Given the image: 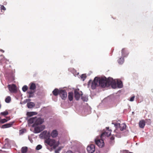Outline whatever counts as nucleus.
<instances>
[{"mask_svg": "<svg viewBox=\"0 0 153 153\" xmlns=\"http://www.w3.org/2000/svg\"><path fill=\"white\" fill-rule=\"evenodd\" d=\"M53 94L55 96H57L58 94H59L60 93V90H59L58 89H55L52 92Z\"/></svg>", "mask_w": 153, "mask_h": 153, "instance_id": "obj_17", "label": "nucleus"}, {"mask_svg": "<svg viewBox=\"0 0 153 153\" xmlns=\"http://www.w3.org/2000/svg\"><path fill=\"white\" fill-rule=\"evenodd\" d=\"M66 153H73V152L69 150Z\"/></svg>", "mask_w": 153, "mask_h": 153, "instance_id": "obj_42", "label": "nucleus"}, {"mask_svg": "<svg viewBox=\"0 0 153 153\" xmlns=\"http://www.w3.org/2000/svg\"><path fill=\"white\" fill-rule=\"evenodd\" d=\"M87 151L89 153H93L95 151V146L94 145L91 144L87 146Z\"/></svg>", "mask_w": 153, "mask_h": 153, "instance_id": "obj_9", "label": "nucleus"}, {"mask_svg": "<svg viewBox=\"0 0 153 153\" xmlns=\"http://www.w3.org/2000/svg\"><path fill=\"white\" fill-rule=\"evenodd\" d=\"M111 85L113 88H117V83L115 80L111 77H109L108 79V86Z\"/></svg>", "mask_w": 153, "mask_h": 153, "instance_id": "obj_5", "label": "nucleus"}, {"mask_svg": "<svg viewBox=\"0 0 153 153\" xmlns=\"http://www.w3.org/2000/svg\"><path fill=\"white\" fill-rule=\"evenodd\" d=\"M59 95L63 100H65L67 96V93L65 90H60Z\"/></svg>", "mask_w": 153, "mask_h": 153, "instance_id": "obj_10", "label": "nucleus"}, {"mask_svg": "<svg viewBox=\"0 0 153 153\" xmlns=\"http://www.w3.org/2000/svg\"><path fill=\"white\" fill-rule=\"evenodd\" d=\"M58 135L57 131L56 130H53L51 132V136L53 138L56 137Z\"/></svg>", "mask_w": 153, "mask_h": 153, "instance_id": "obj_13", "label": "nucleus"}, {"mask_svg": "<svg viewBox=\"0 0 153 153\" xmlns=\"http://www.w3.org/2000/svg\"><path fill=\"white\" fill-rule=\"evenodd\" d=\"M86 76L84 74H82L81 76V78L83 80V81L86 78Z\"/></svg>", "mask_w": 153, "mask_h": 153, "instance_id": "obj_34", "label": "nucleus"}, {"mask_svg": "<svg viewBox=\"0 0 153 153\" xmlns=\"http://www.w3.org/2000/svg\"><path fill=\"white\" fill-rule=\"evenodd\" d=\"M34 96V93H33L32 94H29V95L28 96V98H31L33 97Z\"/></svg>", "mask_w": 153, "mask_h": 153, "instance_id": "obj_38", "label": "nucleus"}, {"mask_svg": "<svg viewBox=\"0 0 153 153\" xmlns=\"http://www.w3.org/2000/svg\"><path fill=\"white\" fill-rule=\"evenodd\" d=\"M1 118L0 117V119Z\"/></svg>", "mask_w": 153, "mask_h": 153, "instance_id": "obj_54", "label": "nucleus"}, {"mask_svg": "<svg viewBox=\"0 0 153 153\" xmlns=\"http://www.w3.org/2000/svg\"><path fill=\"white\" fill-rule=\"evenodd\" d=\"M124 61V59L123 57L120 58L118 60V62L120 64H122L123 63Z\"/></svg>", "mask_w": 153, "mask_h": 153, "instance_id": "obj_25", "label": "nucleus"}, {"mask_svg": "<svg viewBox=\"0 0 153 153\" xmlns=\"http://www.w3.org/2000/svg\"><path fill=\"white\" fill-rule=\"evenodd\" d=\"M134 97H135L134 96L131 97L130 99V101L131 102L133 101L134 100Z\"/></svg>", "mask_w": 153, "mask_h": 153, "instance_id": "obj_39", "label": "nucleus"}, {"mask_svg": "<svg viewBox=\"0 0 153 153\" xmlns=\"http://www.w3.org/2000/svg\"><path fill=\"white\" fill-rule=\"evenodd\" d=\"M82 100L85 102H87L88 100V96H84L82 97Z\"/></svg>", "mask_w": 153, "mask_h": 153, "instance_id": "obj_28", "label": "nucleus"}, {"mask_svg": "<svg viewBox=\"0 0 153 153\" xmlns=\"http://www.w3.org/2000/svg\"><path fill=\"white\" fill-rule=\"evenodd\" d=\"M148 120L149 121V123L150 124L151 123V122H150V120L149 119Z\"/></svg>", "mask_w": 153, "mask_h": 153, "instance_id": "obj_49", "label": "nucleus"}, {"mask_svg": "<svg viewBox=\"0 0 153 153\" xmlns=\"http://www.w3.org/2000/svg\"><path fill=\"white\" fill-rule=\"evenodd\" d=\"M44 142L50 146H52L53 149H55L59 145V141H56L55 140L50 139V138L45 140Z\"/></svg>", "mask_w": 153, "mask_h": 153, "instance_id": "obj_1", "label": "nucleus"}, {"mask_svg": "<svg viewBox=\"0 0 153 153\" xmlns=\"http://www.w3.org/2000/svg\"><path fill=\"white\" fill-rule=\"evenodd\" d=\"M35 121V117L29 119L28 120V123L29 124H32L33 123H34Z\"/></svg>", "mask_w": 153, "mask_h": 153, "instance_id": "obj_18", "label": "nucleus"}, {"mask_svg": "<svg viewBox=\"0 0 153 153\" xmlns=\"http://www.w3.org/2000/svg\"><path fill=\"white\" fill-rule=\"evenodd\" d=\"M36 85L34 83H32L30 85V89L34 91L36 89Z\"/></svg>", "mask_w": 153, "mask_h": 153, "instance_id": "obj_22", "label": "nucleus"}, {"mask_svg": "<svg viewBox=\"0 0 153 153\" xmlns=\"http://www.w3.org/2000/svg\"><path fill=\"white\" fill-rule=\"evenodd\" d=\"M9 91L11 93H15L17 92V89L16 85L14 84L8 85Z\"/></svg>", "mask_w": 153, "mask_h": 153, "instance_id": "obj_8", "label": "nucleus"}, {"mask_svg": "<svg viewBox=\"0 0 153 153\" xmlns=\"http://www.w3.org/2000/svg\"><path fill=\"white\" fill-rule=\"evenodd\" d=\"M74 97L76 100H78L80 97V94L76 91H74Z\"/></svg>", "mask_w": 153, "mask_h": 153, "instance_id": "obj_14", "label": "nucleus"}, {"mask_svg": "<svg viewBox=\"0 0 153 153\" xmlns=\"http://www.w3.org/2000/svg\"><path fill=\"white\" fill-rule=\"evenodd\" d=\"M122 56L124 58L127 56L129 53V52L128 50L125 48H123L121 51Z\"/></svg>", "mask_w": 153, "mask_h": 153, "instance_id": "obj_12", "label": "nucleus"}, {"mask_svg": "<svg viewBox=\"0 0 153 153\" xmlns=\"http://www.w3.org/2000/svg\"><path fill=\"white\" fill-rule=\"evenodd\" d=\"M122 153H128V151L125 150Z\"/></svg>", "mask_w": 153, "mask_h": 153, "instance_id": "obj_41", "label": "nucleus"}, {"mask_svg": "<svg viewBox=\"0 0 153 153\" xmlns=\"http://www.w3.org/2000/svg\"><path fill=\"white\" fill-rule=\"evenodd\" d=\"M42 148V146L41 145H38L36 148V150H39L41 149Z\"/></svg>", "mask_w": 153, "mask_h": 153, "instance_id": "obj_32", "label": "nucleus"}, {"mask_svg": "<svg viewBox=\"0 0 153 153\" xmlns=\"http://www.w3.org/2000/svg\"><path fill=\"white\" fill-rule=\"evenodd\" d=\"M134 113V112H132V114H133Z\"/></svg>", "mask_w": 153, "mask_h": 153, "instance_id": "obj_52", "label": "nucleus"}, {"mask_svg": "<svg viewBox=\"0 0 153 153\" xmlns=\"http://www.w3.org/2000/svg\"><path fill=\"white\" fill-rule=\"evenodd\" d=\"M111 133H110L109 134H108V133L106 132H103L102 133L101 135V137L102 138L104 136H107V137L109 136L110 134Z\"/></svg>", "mask_w": 153, "mask_h": 153, "instance_id": "obj_26", "label": "nucleus"}, {"mask_svg": "<svg viewBox=\"0 0 153 153\" xmlns=\"http://www.w3.org/2000/svg\"><path fill=\"white\" fill-rule=\"evenodd\" d=\"M25 103H26L27 102H28L29 100H30V99H26L25 100Z\"/></svg>", "mask_w": 153, "mask_h": 153, "instance_id": "obj_45", "label": "nucleus"}, {"mask_svg": "<svg viewBox=\"0 0 153 153\" xmlns=\"http://www.w3.org/2000/svg\"><path fill=\"white\" fill-rule=\"evenodd\" d=\"M98 82L99 86L102 88L108 86V79H107L105 77L98 78Z\"/></svg>", "mask_w": 153, "mask_h": 153, "instance_id": "obj_4", "label": "nucleus"}, {"mask_svg": "<svg viewBox=\"0 0 153 153\" xmlns=\"http://www.w3.org/2000/svg\"><path fill=\"white\" fill-rule=\"evenodd\" d=\"M7 121V120L5 119H3L1 120L0 121V122L2 123H4L5 122H6Z\"/></svg>", "mask_w": 153, "mask_h": 153, "instance_id": "obj_36", "label": "nucleus"}, {"mask_svg": "<svg viewBox=\"0 0 153 153\" xmlns=\"http://www.w3.org/2000/svg\"><path fill=\"white\" fill-rule=\"evenodd\" d=\"M35 91L34 90H28L27 91V93L28 94H32L34 93Z\"/></svg>", "mask_w": 153, "mask_h": 153, "instance_id": "obj_35", "label": "nucleus"}, {"mask_svg": "<svg viewBox=\"0 0 153 153\" xmlns=\"http://www.w3.org/2000/svg\"><path fill=\"white\" fill-rule=\"evenodd\" d=\"M112 124L114 125V126L116 128H117L119 127H120V123H112Z\"/></svg>", "mask_w": 153, "mask_h": 153, "instance_id": "obj_27", "label": "nucleus"}, {"mask_svg": "<svg viewBox=\"0 0 153 153\" xmlns=\"http://www.w3.org/2000/svg\"><path fill=\"white\" fill-rule=\"evenodd\" d=\"M24 103H25V100L24 101Z\"/></svg>", "mask_w": 153, "mask_h": 153, "instance_id": "obj_50", "label": "nucleus"}, {"mask_svg": "<svg viewBox=\"0 0 153 153\" xmlns=\"http://www.w3.org/2000/svg\"><path fill=\"white\" fill-rule=\"evenodd\" d=\"M28 89V87L26 85H24L22 88V90L23 91L25 92Z\"/></svg>", "mask_w": 153, "mask_h": 153, "instance_id": "obj_31", "label": "nucleus"}, {"mask_svg": "<svg viewBox=\"0 0 153 153\" xmlns=\"http://www.w3.org/2000/svg\"><path fill=\"white\" fill-rule=\"evenodd\" d=\"M73 92H69L68 93V98L69 100L71 101L73 99Z\"/></svg>", "mask_w": 153, "mask_h": 153, "instance_id": "obj_21", "label": "nucleus"}, {"mask_svg": "<svg viewBox=\"0 0 153 153\" xmlns=\"http://www.w3.org/2000/svg\"><path fill=\"white\" fill-rule=\"evenodd\" d=\"M0 114L1 115L5 116L8 115V113L7 111H5L3 112H1Z\"/></svg>", "mask_w": 153, "mask_h": 153, "instance_id": "obj_33", "label": "nucleus"}, {"mask_svg": "<svg viewBox=\"0 0 153 153\" xmlns=\"http://www.w3.org/2000/svg\"><path fill=\"white\" fill-rule=\"evenodd\" d=\"M59 150H56L55 151V153H59Z\"/></svg>", "mask_w": 153, "mask_h": 153, "instance_id": "obj_43", "label": "nucleus"}, {"mask_svg": "<svg viewBox=\"0 0 153 153\" xmlns=\"http://www.w3.org/2000/svg\"><path fill=\"white\" fill-rule=\"evenodd\" d=\"M12 125V123H7L2 125L1 128H9L11 127Z\"/></svg>", "mask_w": 153, "mask_h": 153, "instance_id": "obj_20", "label": "nucleus"}, {"mask_svg": "<svg viewBox=\"0 0 153 153\" xmlns=\"http://www.w3.org/2000/svg\"><path fill=\"white\" fill-rule=\"evenodd\" d=\"M1 10H5L6 9L3 5H1Z\"/></svg>", "mask_w": 153, "mask_h": 153, "instance_id": "obj_37", "label": "nucleus"}, {"mask_svg": "<svg viewBox=\"0 0 153 153\" xmlns=\"http://www.w3.org/2000/svg\"><path fill=\"white\" fill-rule=\"evenodd\" d=\"M97 153H100V151H97Z\"/></svg>", "mask_w": 153, "mask_h": 153, "instance_id": "obj_47", "label": "nucleus"}, {"mask_svg": "<svg viewBox=\"0 0 153 153\" xmlns=\"http://www.w3.org/2000/svg\"><path fill=\"white\" fill-rule=\"evenodd\" d=\"M32 127L33 128V131L35 134H37L40 132L45 128V126L44 125L39 126L32 125Z\"/></svg>", "mask_w": 153, "mask_h": 153, "instance_id": "obj_3", "label": "nucleus"}, {"mask_svg": "<svg viewBox=\"0 0 153 153\" xmlns=\"http://www.w3.org/2000/svg\"><path fill=\"white\" fill-rule=\"evenodd\" d=\"M44 119L40 117H35V121L33 125H39L42 124L44 122Z\"/></svg>", "mask_w": 153, "mask_h": 153, "instance_id": "obj_7", "label": "nucleus"}, {"mask_svg": "<svg viewBox=\"0 0 153 153\" xmlns=\"http://www.w3.org/2000/svg\"><path fill=\"white\" fill-rule=\"evenodd\" d=\"M88 87L91 86L92 89H95L96 87L99 86L98 77H96L93 81L91 80H89L88 82Z\"/></svg>", "mask_w": 153, "mask_h": 153, "instance_id": "obj_2", "label": "nucleus"}, {"mask_svg": "<svg viewBox=\"0 0 153 153\" xmlns=\"http://www.w3.org/2000/svg\"><path fill=\"white\" fill-rule=\"evenodd\" d=\"M96 144L100 147H102L104 145V143L103 140H95Z\"/></svg>", "mask_w": 153, "mask_h": 153, "instance_id": "obj_11", "label": "nucleus"}, {"mask_svg": "<svg viewBox=\"0 0 153 153\" xmlns=\"http://www.w3.org/2000/svg\"><path fill=\"white\" fill-rule=\"evenodd\" d=\"M35 105V104L32 102H29L27 103V106L29 108H31L34 107Z\"/></svg>", "mask_w": 153, "mask_h": 153, "instance_id": "obj_16", "label": "nucleus"}, {"mask_svg": "<svg viewBox=\"0 0 153 153\" xmlns=\"http://www.w3.org/2000/svg\"><path fill=\"white\" fill-rule=\"evenodd\" d=\"M118 137H120V135H119L118 136H117Z\"/></svg>", "mask_w": 153, "mask_h": 153, "instance_id": "obj_48", "label": "nucleus"}, {"mask_svg": "<svg viewBox=\"0 0 153 153\" xmlns=\"http://www.w3.org/2000/svg\"><path fill=\"white\" fill-rule=\"evenodd\" d=\"M41 139H44L45 140L49 139L50 137V133L45 130L41 132L39 135Z\"/></svg>", "mask_w": 153, "mask_h": 153, "instance_id": "obj_6", "label": "nucleus"}, {"mask_svg": "<svg viewBox=\"0 0 153 153\" xmlns=\"http://www.w3.org/2000/svg\"><path fill=\"white\" fill-rule=\"evenodd\" d=\"M116 82L118 88H122L123 87V84L121 81L117 79V80Z\"/></svg>", "mask_w": 153, "mask_h": 153, "instance_id": "obj_15", "label": "nucleus"}, {"mask_svg": "<svg viewBox=\"0 0 153 153\" xmlns=\"http://www.w3.org/2000/svg\"><path fill=\"white\" fill-rule=\"evenodd\" d=\"M126 127V125L125 123H123L120 124V130L123 131L125 129Z\"/></svg>", "mask_w": 153, "mask_h": 153, "instance_id": "obj_23", "label": "nucleus"}, {"mask_svg": "<svg viewBox=\"0 0 153 153\" xmlns=\"http://www.w3.org/2000/svg\"><path fill=\"white\" fill-rule=\"evenodd\" d=\"M145 125V122L144 120H141L140 121L139 123V126L140 128H143L144 127Z\"/></svg>", "mask_w": 153, "mask_h": 153, "instance_id": "obj_19", "label": "nucleus"}, {"mask_svg": "<svg viewBox=\"0 0 153 153\" xmlns=\"http://www.w3.org/2000/svg\"><path fill=\"white\" fill-rule=\"evenodd\" d=\"M2 56L3 57V58L1 59V61H0V64H1V63L2 62H6V61H9L8 60H7L4 57L3 55H1V56Z\"/></svg>", "mask_w": 153, "mask_h": 153, "instance_id": "obj_30", "label": "nucleus"}, {"mask_svg": "<svg viewBox=\"0 0 153 153\" xmlns=\"http://www.w3.org/2000/svg\"><path fill=\"white\" fill-rule=\"evenodd\" d=\"M61 149L59 148L57 150H59V151Z\"/></svg>", "mask_w": 153, "mask_h": 153, "instance_id": "obj_46", "label": "nucleus"}, {"mask_svg": "<svg viewBox=\"0 0 153 153\" xmlns=\"http://www.w3.org/2000/svg\"><path fill=\"white\" fill-rule=\"evenodd\" d=\"M128 153H132L131 152H129Z\"/></svg>", "mask_w": 153, "mask_h": 153, "instance_id": "obj_51", "label": "nucleus"}, {"mask_svg": "<svg viewBox=\"0 0 153 153\" xmlns=\"http://www.w3.org/2000/svg\"><path fill=\"white\" fill-rule=\"evenodd\" d=\"M0 51L3 53H4V50L1 49H0Z\"/></svg>", "mask_w": 153, "mask_h": 153, "instance_id": "obj_44", "label": "nucleus"}, {"mask_svg": "<svg viewBox=\"0 0 153 153\" xmlns=\"http://www.w3.org/2000/svg\"><path fill=\"white\" fill-rule=\"evenodd\" d=\"M114 137H113V136H112L110 137V140L111 141H112V142H113V141L114 140Z\"/></svg>", "mask_w": 153, "mask_h": 153, "instance_id": "obj_40", "label": "nucleus"}, {"mask_svg": "<svg viewBox=\"0 0 153 153\" xmlns=\"http://www.w3.org/2000/svg\"><path fill=\"white\" fill-rule=\"evenodd\" d=\"M0 106L1 107V104H0Z\"/></svg>", "mask_w": 153, "mask_h": 153, "instance_id": "obj_53", "label": "nucleus"}, {"mask_svg": "<svg viewBox=\"0 0 153 153\" xmlns=\"http://www.w3.org/2000/svg\"><path fill=\"white\" fill-rule=\"evenodd\" d=\"M27 147H22L21 150L22 153H25L27 152Z\"/></svg>", "mask_w": 153, "mask_h": 153, "instance_id": "obj_24", "label": "nucleus"}, {"mask_svg": "<svg viewBox=\"0 0 153 153\" xmlns=\"http://www.w3.org/2000/svg\"><path fill=\"white\" fill-rule=\"evenodd\" d=\"M11 101V97L10 96H8L6 98L5 100V101L7 103H9Z\"/></svg>", "mask_w": 153, "mask_h": 153, "instance_id": "obj_29", "label": "nucleus"}]
</instances>
